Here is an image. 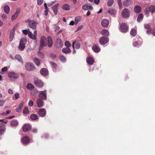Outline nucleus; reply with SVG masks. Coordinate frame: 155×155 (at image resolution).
Segmentation results:
<instances>
[{
	"instance_id": "f257e3e1",
	"label": "nucleus",
	"mask_w": 155,
	"mask_h": 155,
	"mask_svg": "<svg viewBox=\"0 0 155 155\" xmlns=\"http://www.w3.org/2000/svg\"><path fill=\"white\" fill-rule=\"evenodd\" d=\"M47 39L46 37L43 36L41 37L40 41V47L39 49V51L43 49L44 47L47 46Z\"/></svg>"
},
{
	"instance_id": "f03ea898",
	"label": "nucleus",
	"mask_w": 155,
	"mask_h": 155,
	"mask_svg": "<svg viewBox=\"0 0 155 155\" xmlns=\"http://www.w3.org/2000/svg\"><path fill=\"white\" fill-rule=\"evenodd\" d=\"M136 41H134L133 44V46L137 48L140 47L142 43V40L141 38L140 37H137L134 38Z\"/></svg>"
},
{
	"instance_id": "7ed1b4c3",
	"label": "nucleus",
	"mask_w": 155,
	"mask_h": 155,
	"mask_svg": "<svg viewBox=\"0 0 155 155\" xmlns=\"http://www.w3.org/2000/svg\"><path fill=\"white\" fill-rule=\"evenodd\" d=\"M99 41L101 45H104L109 42V39L106 37L103 36L99 38Z\"/></svg>"
},
{
	"instance_id": "20e7f679",
	"label": "nucleus",
	"mask_w": 155,
	"mask_h": 155,
	"mask_svg": "<svg viewBox=\"0 0 155 155\" xmlns=\"http://www.w3.org/2000/svg\"><path fill=\"white\" fill-rule=\"evenodd\" d=\"M29 26L32 29L35 30L36 28V23L35 21L30 19L27 20Z\"/></svg>"
},
{
	"instance_id": "39448f33",
	"label": "nucleus",
	"mask_w": 155,
	"mask_h": 155,
	"mask_svg": "<svg viewBox=\"0 0 155 155\" xmlns=\"http://www.w3.org/2000/svg\"><path fill=\"white\" fill-rule=\"evenodd\" d=\"M128 26L125 23L121 24L120 26V31L123 32H126L128 31Z\"/></svg>"
},
{
	"instance_id": "423d86ee",
	"label": "nucleus",
	"mask_w": 155,
	"mask_h": 155,
	"mask_svg": "<svg viewBox=\"0 0 155 155\" xmlns=\"http://www.w3.org/2000/svg\"><path fill=\"white\" fill-rule=\"evenodd\" d=\"M47 92L46 90L40 91L39 92L38 97L42 99L46 100L47 99Z\"/></svg>"
},
{
	"instance_id": "0eeeda50",
	"label": "nucleus",
	"mask_w": 155,
	"mask_h": 155,
	"mask_svg": "<svg viewBox=\"0 0 155 155\" xmlns=\"http://www.w3.org/2000/svg\"><path fill=\"white\" fill-rule=\"evenodd\" d=\"M34 82L35 85L39 87H42L43 86V83L42 81L37 78H35Z\"/></svg>"
},
{
	"instance_id": "6e6552de",
	"label": "nucleus",
	"mask_w": 155,
	"mask_h": 155,
	"mask_svg": "<svg viewBox=\"0 0 155 155\" xmlns=\"http://www.w3.org/2000/svg\"><path fill=\"white\" fill-rule=\"evenodd\" d=\"M130 11L127 8L123 9L121 12L122 16L124 18H127L129 16Z\"/></svg>"
},
{
	"instance_id": "1a4fd4ad",
	"label": "nucleus",
	"mask_w": 155,
	"mask_h": 155,
	"mask_svg": "<svg viewBox=\"0 0 155 155\" xmlns=\"http://www.w3.org/2000/svg\"><path fill=\"white\" fill-rule=\"evenodd\" d=\"M46 111L44 108H41L40 109L38 112V115L41 117H44L46 114Z\"/></svg>"
},
{
	"instance_id": "9d476101",
	"label": "nucleus",
	"mask_w": 155,
	"mask_h": 155,
	"mask_svg": "<svg viewBox=\"0 0 155 155\" xmlns=\"http://www.w3.org/2000/svg\"><path fill=\"white\" fill-rule=\"evenodd\" d=\"M26 69L30 71H32L34 70L35 67L33 64L31 63H28L25 66Z\"/></svg>"
},
{
	"instance_id": "9b49d317",
	"label": "nucleus",
	"mask_w": 155,
	"mask_h": 155,
	"mask_svg": "<svg viewBox=\"0 0 155 155\" xmlns=\"http://www.w3.org/2000/svg\"><path fill=\"white\" fill-rule=\"evenodd\" d=\"M81 46V43L79 41H75L72 43V47L73 49L74 48L76 49H79Z\"/></svg>"
},
{
	"instance_id": "f8f14e48",
	"label": "nucleus",
	"mask_w": 155,
	"mask_h": 155,
	"mask_svg": "<svg viewBox=\"0 0 155 155\" xmlns=\"http://www.w3.org/2000/svg\"><path fill=\"white\" fill-rule=\"evenodd\" d=\"M8 77L11 79L17 78L18 77V75L15 73L13 72H9L8 74Z\"/></svg>"
},
{
	"instance_id": "ddd939ff",
	"label": "nucleus",
	"mask_w": 155,
	"mask_h": 155,
	"mask_svg": "<svg viewBox=\"0 0 155 155\" xmlns=\"http://www.w3.org/2000/svg\"><path fill=\"white\" fill-rule=\"evenodd\" d=\"M63 45V42L61 39L59 38H57L55 44L56 47L58 48H61Z\"/></svg>"
},
{
	"instance_id": "4468645a",
	"label": "nucleus",
	"mask_w": 155,
	"mask_h": 155,
	"mask_svg": "<svg viewBox=\"0 0 155 155\" xmlns=\"http://www.w3.org/2000/svg\"><path fill=\"white\" fill-rule=\"evenodd\" d=\"M21 141L23 144L24 145H26L29 142L30 140L28 137L25 136L21 139Z\"/></svg>"
},
{
	"instance_id": "2eb2a0df",
	"label": "nucleus",
	"mask_w": 155,
	"mask_h": 155,
	"mask_svg": "<svg viewBox=\"0 0 155 155\" xmlns=\"http://www.w3.org/2000/svg\"><path fill=\"white\" fill-rule=\"evenodd\" d=\"M92 49L95 53H98L101 50V48L98 44L94 45L92 47Z\"/></svg>"
},
{
	"instance_id": "dca6fc26",
	"label": "nucleus",
	"mask_w": 155,
	"mask_h": 155,
	"mask_svg": "<svg viewBox=\"0 0 155 155\" xmlns=\"http://www.w3.org/2000/svg\"><path fill=\"white\" fill-rule=\"evenodd\" d=\"M31 128V125L28 124H26L22 127V129L25 132H27L30 130Z\"/></svg>"
},
{
	"instance_id": "f3484780",
	"label": "nucleus",
	"mask_w": 155,
	"mask_h": 155,
	"mask_svg": "<svg viewBox=\"0 0 155 155\" xmlns=\"http://www.w3.org/2000/svg\"><path fill=\"white\" fill-rule=\"evenodd\" d=\"M133 2L131 0H125L123 2V5L126 7H128L132 5Z\"/></svg>"
},
{
	"instance_id": "a211bd4d",
	"label": "nucleus",
	"mask_w": 155,
	"mask_h": 155,
	"mask_svg": "<svg viewBox=\"0 0 155 155\" xmlns=\"http://www.w3.org/2000/svg\"><path fill=\"white\" fill-rule=\"evenodd\" d=\"M101 24L103 27H106L109 24V21L108 20L104 19L102 20Z\"/></svg>"
},
{
	"instance_id": "6ab92c4d",
	"label": "nucleus",
	"mask_w": 155,
	"mask_h": 155,
	"mask_svg": "<svg viewBox=\"0 0 155 155\" xmlns=\"http://www.w3.org/2000/svg\"><path fill=\"white\" fill-rule=\"evenodd\" d=\"M87 63L89 65H92L94 62V58L91 57H88L86 59Z\"/></svg>"
},
{
	"instance_id": "aec40b11",
	"label": "nucleus",
	"mask_w": 155,
	"mask_h": 155,
	"mask_svg": "<svg viewBox=\"0 0 155 155\" xmlns=\"http://www.w3.org/2000/svg\"><path fill=\"white\" fill-rule=\"evenodd\" d=\"M59 5V4L58 3L54 5L52 7V10L55 15H56L57 14L58 8Z\"/></svg>"
},
{
	"instance_id": "412c9836",
	"label": "nucleus",
	"mask_w": 155,
	"mask_h": 155,
	"mask_svg": "<svg viewBox=\"0 0 155 155\" xmlns=\"http://www.w3.org/2000/svg\"><path fill=\"white\" fill-rule=\"evenodd\" d=\"M47 41H48V45L49 48L51 47L53 45V41L51 37L48 36V37Z\"/></svg>"
},
{
	"instance_id": "4be33fe9",
	"label": "nucleus",
	"mask_w": 155,
	"mask_h": 155,
	"mask_svg": "<svg viewBox=\"0 0 155 155\" xmlns=\"http://www.w3.org/2000/svg\"><path fill=\"white\" fill-rule=\"evenodd\" d=\"M40 73L41 75L46 76L48 74V71L45 68H42L41 70Z\"/></svg>"
},
{
	"instance_id": "5701e85b",
	"label": "nucleus",
	"mask_w": 155,
	"mask_h": 155,
	"mask_svg": "<svg viewBox=\"0 0 155 155\" xmlns=\"http://www.w3.org/2000/svg\"><path fill=\"white\" fill-rule=\"evenodd\" d=\"M14 29H12L10 32L9 36V41L11 42L13 40L15 34Z\"/></svg>"
},
{
	"instance_id": "b1692460",
	"label": "nucleus",
	"mask_w": 155,
	"mask_h": 155,
	"mask_svg": "<svg viewBox=\"0 0 155 155\" xmlns=\"http://www.w3.org/2000/svg\"><path fill=\"white\" fill-rule=\"evenodd\" d=\"M141 10V8L139 5H136L134 8V11L136 13H140Z\"/></svg>"
},
{
	"instance_id": "393cba45",
	"label": "nucleus",
	"mask_w": 155,
	"mask_h": 155,
	"mask_svg": "<svg viewBox=\"0 0 155 155\" xmlns=\"http://www.w3.org/2000/svg\"><path fill=\"white\" fill-rule=\"evenodd\" d=\"M116 9L114 8H110L108 10L107 13L110 14L114 16L116 14Z\"/></svg>"
},
{
	"instance_id": "a878e982",
	"label": "nucleus",
	"mask_w": 155,
	"mask_h": 155,
	"mask_svg": "<svg viewBox=\"0 0 155 155\" xmlns=\"http://www.w3.org/2000/svg\"><path fill=\"white\" fill-rule=\"evenodd\" d=\"M37 106L38 107H42L43 104V102L42 99L38 98L37 100Z\"/></svg>"
},
{
	"instance_id": "bb28decb",
	"label": "nucleus",
	"mask_w": 155,
	"mask_h": 155,
	"mask_svg": "<svg viewBox=\"0 0 155 155\" xmlns=\"http://www.w3.org/2000/svg\"><path fill=\"white\" fill-rule=\"evenodd\" d=\"M61 8L64 10H69L70 9V6L68 4L66 3L62 6Z\"/></svg>"
},
{
	"instance_id": "cd10ccee",
	"label": "nucleus",
	"mask_w": 155,
	"mask_h": 155,
	"mask_svg": "<svg viewBox=\"0 0 155 155\" xmlns=\"http://www.w3.org/2000/svg\"><path fill=\"white\" fill-rule=\"evenodd\" d=\"M15 58L16 59L18 60L19 61L22 63H23V60L20 55L19 54H16L15 56Z\"/></svg>"
},
{
	"instance_id": "c85d7f7f",
	"label": "nucleus",
	"mask_w": 155,
	"mask_h": 155,
	"mask_svg": "<svg viewBox=\"0 0 155 155\" xmlns=\"http://www.w3.org/2000/svg\"><path fill=\"white\" fill-rule=\"evenodd\" d=\"M101 34L103 35L108 36L109 35V32L106 29H103L101 31Z\"/></svg>"
},
{
	"instance_id": "c756f323",
	"label": "nucleus",
	"mask_w": 155,
	"mask_h": 155,
	"mask_svg": "<svg viewBox=\"0 0 155 155\" xmlns=\"http://www.w3.org/2000/svg\"><path fill=\"white\" fill-rule=\"evenodd\" d=\"M62 51L63 53L67 54L70 52L71 50L69 48L66 47L63 48L62 49Z\"/></svg>"
},
{
	"instance_id": "7c9ffc66",
	"label": "nucleus",
	"mask_w": 155,
	"mask_h": 155,
	"mask_svg": "<svg viewBox=\"0 0 155 155\" xmlns=\"http://www.w3.org/2000/svg\"><path fill=\"white\" fill-rule=\"evenodd\" d=\"M50 64L51 66L52 69L54 72H55L56 70L57 67V64L54 62H50Z\"/></svg>"
},
{
	"instance_id": "2f4dec72",
	"label": "nucleus",
	"mask_w": 155,
	"mask_h": 155,
	"mask_svg": "<svg viewBox=\"0 0 155 155\" xmlns=\"http://www.w3.org/2000/svg\"><path fill=\"white\" fill-rule=\"evenodd\" d=\"M26 88L30 91H31L34 88V85L31 83H28L26 85Z\"/></svg>"
},
{
	"instance_id": "473e14b6",
	"label": "nucleus",
	"mask_w": 155,
	"mask_h": 155,
	"mask_svg": "<svg viewBox=\"0 0 155 155\" xmlns=\"http://www.w3.org/2000/svg\"><path fill=\"white\" fill-rule=\"evenodd\" d=\"M23 103L24 102H22L19 104L18 108H17L16 110V111L17 112H19L21 111L22 108L23 106Z\"/></svg>"
},
{
	"instance_id": "72a5a7b5",
	"label": "nucleus",
	"mask_w": 155,
	"mask_h": 155,
	"mask_svg": "<svg viewBox=\"0 0 155 155\" xmlns=\"http://www.w3.org/2000/svg\"><path fill=\"white\" fill-rule=\"evenodd\" d=\"M30 118L32 120H36L38 119V116L35 114H32L30 116Z\"/></svg>"
},
{
	"instance_id": "f704fd0d",
	"label": "nucleus",
	"mask_w": 155,
	"mask_h": 155,
	"mask_svg": "<svg viewBox=\"0 0 155 155\" xmlns=\"http://www.w3.org/2000/svg\"><path fill=\"white\" fill-rule=\"evenodd\" d=\"M11 124L12 126L16 127L18 126V122L17 120H13L11 121Z\"/></svg>"
},
{
	"instance_id": "c9c22d12",
	"label": "nucleus",
	"mask_w": 155,
	"mask_h": 155,
	"mask_svg": "<svg viewBox=\"0 0 155 155\" xmlns=\"http://www.w3.org/2000/svg\"><path fill=\"white\" fill-rule=\"evenodd\" d=\"M137 32L134 29H132L130 31V35L133 37H135L137 35Z\"/></svg>"
},
{
	"instance_id": "e433bc0d",
	"label": "nucleus",
	"mask_w": 155,
	"mask_h": 155,
	"mask_svg": "<svg viewBox=\"0 0 155 155\" xmlns=\"http://www.w3.org/2000/svg\"><path fill=\"white\" fill-rule=\"evenodd\" d=\"M149 11L152 13L155 12V6L154 5H151L148 8Z\"/></svg>"
},
{
	"instance_id": "4c0bfd02",
	"label": "nucleus",
	"mask_w": 155,
	"mask_h": 155,
	"mask_svg": "<svg viewBox=\"0 0 155 155\" xmlns=\"http://www.w3.org/2000/svg\"><path fill=\"white\" fill-rule=\"evenodd\" d=\"M4 12L6 14H8L10 11V7L8 5H5L4 7Z\"/></svg>"
},
{
	"instance_id": "58836bf2",
	"label": "nucleus",
	"mask_w": 155,
	"mask_h": 155,
	"mask_svg": "<svg viewBox=\"0 0 155 155\" xmlns=\"http://www.w3.org/2000/svg\"><path fill=\"white\" fill-rule=\"evenodd\" d=\"M6 130L5 125V124L0 123V131H2L5 132Z\"/></svg>"
},
{
	"instance_id": "ea45409f",
	"label": "nucleus",
	"mask_w": 155,
	"mask_h": 155,
	"mask_svg": "<svg viewBox=\"0 0 155 155\" xmlns=\"http://www.w3.org/2000/svg\"><path fill=\"white\" fill-rule=\"evenodd\" d=\"M143 18V15L142 14H140L137 17V21L138 22L141 21Z\"/></svg>"
},
{
	"instance_id": "a19ab883",
	"label": "nucleus",
	"mask_w": 155,
	"mask_h": 155,
	"mask_svg": "<svg viewBox=\"0 0 155 155\" xmlns=\"http://www.w3.org/2000/svg\"><path fill=\"white\" fill-rule=\"evenodd\" d=\"M27 42V40L25 38H23L21 39L20 41V43L22 45H25V44Z\"/></svg>"
},
{
	"instance_id": "79ce46f5",
	"label": "nucleus",
	"mask_w": 155,
	"mask_h": 155,
	"mask_svg": "<svg viewBox=\"0 0 155 155\" xmlns=\"http://www.w3.org/2000/svg\"><path fill=\"white\" fill-rule=\"evenodd\" d=\"M33 61L37 66L39 65L40 62L39 60L37 58H35L33 59Z\"/></svg>"
},
{
	"instance_id": "37998d69",
	"label": "nucleus",
	"mask_w": 155,
	"mask_h": 155,
	"mask_svg": "<svg viewBox=\"0 0 155 155\" xmlns=\"http://www.w3.org/2000/svg\"><path fill=\"white\" fill-rule=\"evenodd\" d=\"M25 47V45H24L21 44H19V45L18 46V49L20 51H23L24 50Z\"/></svg>"
},
{
	"instance_id": "c03bdc74",
	"label": "nucleus",
	"mask_w": 155,
	"mask_h": 155,
	"mask_svg": "<svg viewBox=\"0 0 155 155\" xmlns=\"http://www.w3.org/2000/svg\"><path fill=\"white\" fill-rule=\"evenodd\" d=\"M59 58L60 61L62 62H65L66 61V59L65 57L62 55L60 56Z\"/></svg>"
},
{
	"instance_id": "a18cd8bd",
	"label": "nucleus",
	"mask_w": 155,
	"mask_h": 155,
	"mask_svg": "<svg viewBox=\"0 0 155 155\" xmlns=\"http://www.w3.org/2000/svg\"><path fill=\"white\" fill-rule=\"evenodd\" d=\"M114 2V0H109L107 2V5L108 6H111Z\"/></svg>"
},
{
	"instance_id": "49530a36",
	"label": "nucleus",
	"mask_w": 155,
	"mask_h": 155,
	"mask_svg": "<svg viewBox=\"0 0 155 155\" xmlns=\"http://www.w3.org/2000/svg\"><path fill=\"white\" fill-rule=\"evenodd\" d=\"M29 112L28 109L27 107H25L24 108L23 110V113L25 114H27Z\"/></svg>"
},
{
	"instance_id": "de8ad7c7",
	"label": "nucleus",
	"mask_w": 155,
	"mask_h": 155,
	"mask_svg": "<svg viewBox=\"0 0 155 155\" xmlns=\"http://www.w3.org/2000/svg\"><path fill=\"white\" fill-rule=\"evenodd\" d=\"M75 24L76 25L77 23L80 21L81 19V18L80 17H77L75 18Z\"/></svg>"
},
{
	"instance_id": "09e8293b",
	"label": "nucleus",
	"mask_w": 155,
	"mask_h": 155,
	"mask_svg": "<svg viewBox=\"0 0 155 155\" xmlns=\"http://www.w3.org/2000/svg\"><path fill=\"white\" fill-rule=\"evenodd\" d=\"M21 12V9L19 8H17L16 10V12L15 13L16 15H17V16L19 15Z\"/></svg>"
},
{
	"instance_id": "8fccbe9b",
	"label": "nucleus",
	"mask_w": 155,
	"mask_h": 155,
	"mask_svg": "<svg viewBox=\"0 0 155 155\" xmlns=\"http://www.w3.org/2000/svg\"><path fill=\"white\" fill-rule=\"evenodd\" d=\"M66 47L68 48H69L71 47V44L70 42L68 41H66L64 43Z\"/></svg>"
},
{
	"instance_id": "3c124183",
	"label": "nucleus",
	"mask_w": 155,
	"mask_h": 155,
	"mask_svg": "<svg viewBox=\"0 0 155 155\" xmlns=\"http://www.w3.org/2000/svg\"><path fill=\"white\" fill-rule=\"evenodd\" d=\"M150 12L149 11V9L147 8H146L145 9L144 11V13L145 14L147 15V17L149 15V12Z\"/></svg>"
},
{
	"instance_id": "603ef678",
	"label": "nucleus",
	"mask_w": 155,
	"mask_h": 155,
	"mask_svg": "<svg viewBox=\"0 0 155 155\" xmlns=\"http://www.w3.org/2000/svg\"><path fill=\"white\" fill-rule=\"evenodd\" d=\"M82 8L84 10H87L88 9V6L87 4L83 5L82 6Z\"/></svg>"
},
{
	"instance_id": "864d4df0",
	"label": "nucleus",
	"mask_w": 155,
	"mask_h": 155,
	"mask_svg": "<svg viewBox=\"0 0 155 155\" xmlns=\"http://www.w3.org/2000/svg\"><path fill=\"white\" fill-rule=\"evenodd\" d=\"M49 137V135L48 134H45L41 136V138L43 139H47Z\"/></svg>"
},
{
	"instance_id": "5fc2aeb1",
	"label": "nucleus",
	"mask_w": 155,
	"mask_h": 155,
	"mask_svg": "<svg viewBox=\"0 0 155 155\" xmlns=\"http://www.w3.org/2000/svg\"><path fill=\"white\" fill-rule=\"evenodd\" d=\"M144 27L146 29L150 28V26L149 24H145L144 25Z\"/></svg>"
},
{
	"instance_id": "6e6d98bb",
	"label": "nucleus",
	"mask_w": 155,
	"mask_h": 155,
	"mask_svg": "<svg viewBox=\"0 0 155 155\" xmlns=\"http://www.w3.org/2000/svg\"><path fill=\"white\" fill-rule=\"evenodd\" d=\"M117 2L119 8H121L122 7V3L121 0H118Z\"/></svg>"
},
{
	"instance_id": "4d7b16f0",
	"label": "nucleus",
	"mask_w": 155,
	"mask_h": 155,
	"mask_svg": "<svg viewBox=\"0 0 155 155\" xmlns=\"http://www.w3.org/2000/svg\"><path fill=\"white\" fill-rule=\"evenodd\" d=\"M19 97V94L17 93L16 94H15V98L14 97H13V99L15 100H17L18 99Z\"/></svg>"
},
{
	"instance_id": "13d9d810",
	"label": "nucleus",
	"mask_w": 155,
	"mask_h": 155,
	"mask_svg": "<svg viewBox=\"0 0 155 155\" xmlns=\"http://www.w3.org/2000/svg\"><path fill=\"white\" fill-rule=\"evenodd\" d=\"M5 102V101L3 100H0V106H3Z\"/></svg>"
},
{
	"instance_id": "bf43d9fd",
	"label": "nucleus",
	"mask_w": 155,
	"mask_h": 155,
	"mask_svg": "<svg viewBox=\"0 0 155 155\" xmlns=\"http://www.w3.org/2000/svg\"><path fill=\"white\" fill-rule=\"evenodd\" d=\"M18 17V16H17V15H16L15 14L12 15L11 18L12 21H13L14 20L16 19Z\"/></svg>"
},
{
	"instance_id": "052dcab7",
	"label": "nucleus",
	"mask_w": 155,
	"mask_h": 155,
	"mask_svg": "<svg viewBox=\"0 0 155 155\" xmlns=\"http://www.w3.org/2000/svg\"><path fill=\"white\" fill-rule=\"evenodd\" d=\"M28 105L30 107L32 106L33 105V101L31 100H30L28 103Z\"/></svg>"
},
{
	"instance_id": "680f3d73",
	"label": "nucleus",
	"mask_w": 155,
	"mask_h": 155,
	"mask_svg": "<svg viewBox=\"0 0 155 155\" xmlns=\"http://www.w3.org/2000/svg\"><path fill=\"white\" fill-rule=\"evenodd\" d=\"M44 0H37V4L38 5H40L42 3Z\"/></svg>"
},
{
	"instance_id": "e2e57ef3",
	"label": "nucleus",
	"mask_w": 155,
	"mask_h": 155,
	"mask_svg": "<svg viewBox=\"0 0 155 155\" xmlns=\"http://www.w3.org/2000/svg\"><path fill=\"white\" fill-rule=\"evenodd\" d=\"M49 11V8L45 9L44 11V14L45 16H47L48 15V12Z\"/></svg>"
},
{
	"instance_id": "0e129e2a",
	"label": "nucleus",
	"mask_w": 155,
	"mask_h": 155,
	"mask_svg": "<svg viewBox=\"0 0 155 155\" xmlns=\"http://www.w3.org/2000/svg\"><path fill=\"white\" fill-rule=\"evenodd\" d=\"M152 29L151 28H150L149 29H147V33L148 35H150L151 33Z\"/></svg>"
},
{
	"instance_id": "69168bd1",
	"label": "nucleus",
	"mask_w": 155,
	"mask_h": 155,
	"mask_svg": "<svg viewBox=\"0 0 155 155\" xmlns=\"http://www.w3.org/2000/svg\"><path fill=\"white\" fill-rule=\"evenodd\" d=\"M50 56L51 57V58H55L56 57V55L53 53H51L50 54Z\"/></svg>"
},
{
	"instance_id": "338daca9",
	"label": "nucleus",
	"mask_w": 155,
	"mask_h": 155,
	"mask_svg": "<svg viewBox=\"0 0 155 155\" xmlns=\"http://www.w3.org/2000/svg\"><path fill=\"white\" fill-rule=\"evenodd\" d=\"M33 35V34H32V33L30 31H29L28 34V37L31 38V37H32V36Z\"/></svg>"
},
{
	"instance_id": "774afa93",
	"label": "nucleus",
	"mask_w": 155,
	"mask_h": 155,
	"mask_svg": "<svg viewBox=\"0 0 155 155\" xmlns=\"http://www.w3.org/2000/svg\"><path fill=\"white\" fill-rule=\"evenodd\" d=\"M7 15H6L5 14H3L2 15V17L3 20H5L7 18Z\"/></svg>"
}]
</instances>
